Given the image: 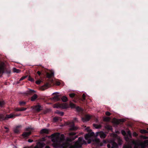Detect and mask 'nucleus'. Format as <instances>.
<instances>
[{"label": "nucleus", "instance_id": "36", "mask_svg": "<svg viewBox=\"0 0 148 148\" xmlns=\"http://www.w3.org/2000/svg\"><path fill=\"white\" fill-rule=\"evenodd\" d=\"M106 128L108 130H111L112 129V127L111 126H110V125H107L106 126Z\"/></svg>", "mask_w": 148, "mask_h": 148}, {"label": "nucleus", "instance_id": "42", "mask_svg": "<svg viewBox=\"0 0 148 148\" xmlns=\"http://www.w3.org/2000/svg\"><path fill=\"white\" fill-rule=\"evenodd\" d=\"M41 82V81L40 80H38L36 82V83L37 84H40Z\"/></svg>", "mask_w": 148, "mask_h": 148}, {"label": "nucleus", "instance_id": "45", "mask_svg": "<svg viewBox=\"0 0 148 148\" xmlns=\"http://www.w3.org/2000/svg\"><path fill=\"white\" fill-rule=\"evenodd\" d=\"M4 128L5 129L7 130H6L5 131V132L6 133H8L9 132L8 128V127H5Z\"/></svg>", "mask_w": 148, "mask_h": 148}, {"label": "nucleus", "instance_id": "30", "mask_svg": "<svg viewBox=\"0 0 148 148\" xmlns=\"http://www.w3.org/2000/svg\"><path fill=\"white\" fill-rule=\"evenodd\" d=\"M71 108H74L75 107V105L72 103L70 102L69 104Z\"/></svg>", "mask_w": 148, "mask_h": 148}, {"label": "nucleus", "instance_id": "38", "mask_svg": "<svg viewBox=\"0 0 148 148\" xmlns=\"http://www.w3.org/2000/svg\"><path fill=\"white\" fill-rule=\"evenodd\" d=\"M104 121H110V119L108 117H105L103 119Z\"/></svg>", "mask_w": 148, "mask_h": 148}, {"label": "nucleus", "instance_id": "52", "mask_svg": "<svg viewBox=\"0 0 148 148\" xmlns=\"http://www.w3.org/2000/svg\"><path fill=\"white\" fill-rule=\"evenodd\" d=\"M45 148H50L49 146H46Z\"/></svg>", "mask_w": 148, "mask_h": 148}, {"label": "nucleus", "instance_id": "2", "mask_svg": "<svg viewBox=\"0 0 148 148\" xmlns=\"http://www.w3.org/2000/svg\"><path fill=\"white\" fill-rule=\"evenodd\" d=\"M21 114H17V115H14V114H6L0 113V120L1 121H3L8 120L9 118H12L15 117L16 116H19Z\"/></svg>", "mask_w": 148, "mask_h": 148}, {"label": "nucleus", "instance_id": "19", "mask_svg": "<svg viewBox=\"0 0 148 148\" xmlns=\"http://www.w3.org/2000/svg\"><path fill=\"white\" fill-rule=\"evenodd\" d=\"M38 145L40 148H43L45 145V144L44 143L39 142L38 143Z\"/></svg>", "mask_w": 148, "mask_h": 148}, {"label": "nucleus", "instance_id": "54", "mask_svg": "<svg viewBox=\"0 0 148 148\" xmlns=\"http://www.w3.org/2000/svg\"><path fill=\"white\" fill-rule=\"evenodd\" d=\"M89 127H87V128L86 129L87 131H89Z\"/></svg>", "mask_w": 148, "mask_h": 148}, {"label": "nucleus", "instance_id": "59", "mask_svg": "<svg viewBox=\"0 0 148 148\" xmlns=\"http://www.w3.org/2000/svg\"><path fill=\"white\" fill-rule=\"evenodd\" d=\"M90 143V142H88V143Z\"/></svg>", "mask_w": 148, "mask_h": 148}, {"label": "nucleus", "instance_id": "53", "mask_svg": "<svg viewBox=\"0 0 148 148\" xmlns=\"http://www.w3.org/2000/svg\"><path fill=\"white\" fill-rule=\"evenodd\" d=\"M34 148H39L37 146H35Z\"/></svg>", "mask_w": 148, "mask_h": 148}, {"label": "nucleus", "instance_id": "58", "mask_svg": "<svg viewBox=\"0 0 148 148\" xmlns=\"http://www.w3.org/2000/svg\"><path fill=\"white\" fill-rule=\"evenodd\" d=\"M43 70H44V69H42V71H43Z\"/></svg>", "mask_w": 148, "mask_h": 148}, {"label": "nucleus", "instance_id": "18", "mask_svg": "<svg viewBox=\"0 0 148 148\" xmlns=\"http://www.w3.org/2000/svg\"><path fill=\"white\" fill-rule=\"evenodd\" d=\"M93 126L96 129L100 128L101 127V125H97L95 123L93 124Z\"/></svg>", "mask_w": 148, "mask_h": 148}, {"label": "nucleus", "instance_id": "35", "mask_svg": "<svg viewBox=\"0 0 148 148\" xmlns=\"http://www.w3.org/2000/svg\"><path fill=\"white\" fill-rule=\"evenodd\" d=\"M26 104V102L25 101H21L19 102V104L20 106L24 105Z\"/></svg>", "mask_w": 148, "mask_h": 148}, {"label": "nucleus", "instance_id": "56", "mask_svg": "<svg viewBox=\"0 0 148 148\" xmlns=\"http://www.w3.org/2000/svg\"><path fill=\"white\" fill-rule=\"evenodd\" d=\"M56 94V93H54L53 94V95H54V94Z\"/></svg>", "mask_w": 148, "mask_h": 148}, {"label": "nucleus", "instance_id": "39", "mask_svg": "<svg viewBox=\"0 0 148 148\" xmlns=\"http://www.w3.org/2000/svg\"><path fill=\"white\" fill-rule=\"evenodd\" d=\"M58 117H54L53 118V120L54 121L56 122L58 120Z\"/></svg>", "mask_w": 148, "mask_h": 148}, {"label": "nucleus", "instance_id": "41", "mask_svg": "<svg viewBox=\"0 0 148 148\" xmlns=\"http://www.w3.org/2000/svg\"><path fill=\"white\" fill-rule=\"evenodd\" d=\"M123 148H132V147L129 145H125L123 146Z\"/></svg>", "mask_w": 148, "mask_h": 148}, {"label": "nucleus", "instance_id": "8", "mask_svg": "<svg viewBox=\"0 0 148 148\" xmlns=\"http://www.w3.org/2000/svg\"><path fill=\"white\" fill-rule=\"evenodd\" d=\"M99 136L101 138H105L106 136L105 134L103 132H97L96 135H95V136L97 137Z\"/></svg>", "mask_w": 148, "mask_h": 148}, {"label": "nucleus", "instance_id": "3", "mask_svg": "<svg viewBox=\"0 0 148 148\" xmlns=\"http://www.w3.org/2000/svg\"><path fill=\"white\" fill-rule=\"evenodd\" d=\"M77 121V119L76 118H74L73 120V121L70 122L69 123V125H70L71 128L69 129L70 131H76L77 130L78 128L75 126L74 122H76Z\"/></svg>", "mask_w": 148, "mask_h": 148}, {"label": "nucleus", "instance_id": "6", "mask_svg": "<svg viewBox=\"0 0 148 148\" xmlns=\"http://www.w3.org/2000/svg\"><path fill=\"white\" fill-rule=\"evenodd\" d=\"M56 107L61 108L62 109H66L69 107L68 105L66 103H64L62 104H58L57 105Z\"/></svg>", "mask_w": 148, "mask_h": 148}, {"label": "nucleus", "instance_id": "9", "mask_svg": "<svg viewBox=\"0 0 148 148\" xmlns=\"http://www.w3.org/2000/svg\"><path fill=\"white\" fill-rule=\"evenodd\" d=\"M50 86L51 85L49 83L47 82L41 87V89L42 90H43L49 88Z\"/></svg>", "mask_w": 148, "mask_h": 148}, {"label": "nucleus", "instance_id": "28", "mask_svg": "<svg viewBox=\"0 0 148 148\" xmlns=\"http://www.w3.org/2000/svg\"><path fill=\"white\" fill-rule=\"evenodd\" d=\"M13 71L14 72L18 73L20 71L16 68H14L13 69Z\"/></svg>", "mask_w": 148, "mask_h": 148}, {"label": "nucleus", "instance_id": "32", "mask_svg": "<svg viewBox=\"0 0 148 148\" xmlns=\"http://www.w3.org/2000/svg\"><path fill=\"white\" fill-rule=\"evenodd\" d=\"M75 95V93H71L69 94V96L71 98H73L74 97Z\"/></svg>", "mask_w": 148, "mask_h": 148}, {"label": "nucleus", "instance_id": "13", "mask_svg": "<svg viewBox=\"0 0 148 148\" xmlns=\"http://www.w3.org/2000/svg\"><path fill=\"white\" fill-rule=\"evenodd\" d=\"M90 119V117L88 115H86L85 117L82 118V119L83 121H89Z\"/></svg>", "mask_w": 148, "mask_h": 148}, {"label": "nucleus", "instance_id": "15", "mask_svg": "<svg viewBox=\"0 0 148 148\" xmlns=\"http://www.w3.org/2000/svg\"><path fill=\"white\" fill-rule=\"evenodd\" d=\"M27 109L26 108H16L15 109V110L16 111H25Z\"/></svg>", "mask_w": 148, "mask_h": 148}, {"label": "nucleus", "instance_id": "12", "mask_svg": "<svg viewBox=\"0 0 148 148\" xmlns=\"http://www.w3.org/2000/svg\"><path fill=\"white\" fill-rule=\"evenodd\" d=\"M44 69L45 70V72L46 73V77L47 78H51L53 76V73H49L47 72H46L47 69Z\"/></svg>", "mask_w": 148, "mask_h": 148}, {"label": "nucleus", "instance_id": "49", "mask_svg": "<svg viewBox=\"0 0 148 148\" xmlns=\"http://www.w3.org/2000/svg\"><path fill=\"white\" fill-rule=\"evenodd\" d=\"M133 136H138V134L135 132H134L133 133Z\"/></svg>", "mask_w": 148, "mask_h": 148}, {"label": "nucleus", "instance_id": "20", "mask_svg": "<svg viewBox=\"0 0 148 148\" xmlns=\"http://www.w3.org/2000/svg\"><path fill=\"white\" fill-rule=\"evenodd\" d=\"M5 103L3 100H0V107H2L5 104Z\"/></svg>", "mask_w": 148, "mask_h": 148}, {"label": "nucleus", "instance_id": "25", "mask_svg": "<svg viewBox=\"0 0 148 148\" xmlns=\"http://www.w3.org/2000/svg\"><path fill=\"white\" fill-rule=\"evenodd\" d=\"M27 77V76H23L22 77H21L19 80L17 82V84H19L20 83V81H22L24 79H25L26 77Z\"/></svg>", "mask_w": 148, "mask_h": 148}, {"label": "nucleus", "instance_id": "16", "mask_svg": "<svg viewBox=\"0 0 148 148\" xmlns=\"http://www.w3.org/2000/svg\"><path fill=\"white\" fill-rule=\"evenodd\" d=\"M21 127V126H18L16 127V128H15L14 130V132L16 133H18L19 132L18 128L20 127Z\"/></svg>", "mask_w": 148, "mask_h": 148}, {"label": "nucleus", "instance_id": "1", "mask_svg": "<svg viewBox=\"0 0 148 148\" xmlns=\"http://www.w3.org/2000/svg\"><path fill=\"white\" fill-rule=\"evenodd\" d=\"M51 136V140L53 142L52 145L55 148L60 147L62 148H81L82 145L85 142L83 137H80L74 145L69 147V144L67 143H63L64 138L57 136L55 134H52Z\"/></svg>", "mask_w": 148, "mask_h": 148}, {"label": "nucleus", "instance_id": "14", "mask_svg": "<svg viewBox=\"0 0 148 148\" xmlns=\"http://www.w3.org/2000/svg\"><path fill=\"white\" fill-rule=\"evenodd\" d=\"M49 133V131L48 129H43L41 130V134H48Z\"/></svg>", "mask_w": 148, "mask_h": 148}, {"label": "nucleus", "instance_id": "43", "mask_svg": "<svg viewBox=\"0 0 148 148\" xmlns=\"http://www.w3.org/2000/svg\"><path fill=\"white\" fill-rule=\"evenodd\" d=\"M106 114L108 116H110L111 115V113L107 111L106 112Z\"/></svg>", "mask_w": 148, "mask_h": 148}, {"label": "nucleus", "instance_id": "37", "mask_svg": "<svg viewBox=\"0 0 148 148\" xmlns=\"http://www.w3.org/2000/svg\"><path fill=\"white\" fill-rule=\"evenodd\" d=\"M121 133L123 136H125L126 135V132L125 131L123 130H121Z\"/></svg>", "mask_w": 148, "mask_h": 148}, {"label": "nucleus", "instance_id": "34", "mask_svg": "<svg viewBox=\"0 0 148 148\" xmlns=\"http://www.w3.org/2000/svg\"><path fill=\"white\" fill-rule=\"evenodd\" d=\"M37 73L38 75L40 77H41V76L42 75V72L40 71H38L37 72Z\"/></svg>", "mask_w": 148, "mask_h": 148}, {"label": "nucleus", "instance_id": "40", "mask_svg": "<svg viewBox=\"0 0 148 148\" xmlns=\"http://www.w3.org/2000/svg\"><path fill=\"white\" fill-rule=\"evenodd\" d=\"M77 138V136H75L74 137H71V141H73L76 138Z\"/></svg>", "mask_w": 148, "mask_h": 148}, {"label": "nucleus", "instance_id": "7", "mask_svg": "<svg viewBox=\"0 0 148 148\" xmlns=\"http://www.w3.org/2000/svg\"><path fill=\"white\" fill-rule=\"evenodd\" d=\"M91 130H90V131L89 132V133L86 134L85 136V138L86 140H88V139L90 138L91 136H95V134L93 132H90V131Z\"/></svg>", "mask_w": 148, "mask_h": 148}, {"label": "nucleus", "instance_id": "31", "mask_svg": "<svg viewBox=\"0 0 148 148\" xmlns=\"http://www.w3.org/2000/svg\"><path fill=\"white\" fill-rule=\"evenodd\" d=\"M28 80L31 82H34V79L30 76L29 77Z\"/></svg>", "mask_w": 148, "mask_h": 148}, {"label": "nucleus", "instance_id": "5", "mask_svg": "<svg viewBox=\"0 0 148 148\" xmlns=\"http://www.w3.org/2000/svg\"><path fill=\"white\" fill-rule=\"evenodd\" d=\"M32 130V128L29 127L26 128L25 130L29 132H24L22 134V136L24 138H27L31 134V132L30 131Z\"/></svg>", "mask_w": 148, "mask_h": 148}, {"label": "nucleus", "instance_id": "46", "mask_svg": "<svg viewBox=\"0 0 148 148\" xmlns=\"http://www.w3.org/2000/svg\"><path fill=\"white\" fill-rule=\"evenodd\" d=\"M141 132L144 133H147V131L145 130H141Z\"/></svg>", "mask_w": 148, "mask_h": 148}, {"label": "nucleus", "instance_id": "27", "mask_svg": "<svg viewBox=\"0 0 148 148\" xmlns=\"http://www.w3.org/2000/svg\"><path fill=\"white\" fill-rule=\"evenodd\" d=\"M86 99V95L84 94H83L82 95V100L83 102L85 101Z\"/></svg>", "mask_w": 148, "mask_h": 148}, {"label": "nucleus", "instance_id": "21", "mask_svg": "<svg viewBox=\"0 0 148 148\" xmlns=\"http://www.w3.org/2000/svg\"><path fill=\"white\" fill-rule=\"evenodd\" d=\"M62 101L64 102H66L68 100V99L65 96H63L61 98Z\"/></svg>", "mask_w": 148, "mask_h": 148}, {"label": "nucleus", "instance_id": "48", "mask_svg": "<svg viewBox=\"0 0 148 148\" xmlns=\"http://www.w3.org/2000/svg\"><path fill=\"white\" fill-rule=\"evenodd\" d=\"M76 110L78 111H80L81 110V108L79 107L78 106L76 108Z\"/></svg>", "mask_w": 148, "mask_h": 148}, {"label": "nucleus", "instance_id": "51", "mask_svg": "<svg viewBox=\"0 0 148 148\" xmlns=\"http://www.w3.org/2000/svg\"><path fill=\"white\" fill-rule=\"evenodd\" d=\"M28 142L29 143H31L33 141V140L31 139H28Z\"/></svg>", "mask_w": 148, "mask_h": 148}, {"label": "nucleus", "instance_id": "55", "mask_svg": "<svg viewBox=\"0 0 148 148\" xmlns=\"http://www.w3.org/2000/svg\"><path fill=\"white\" fill-rule=\"evenodd\" d=\"M98 120L97 119H96V122H98Z\"/></svg>", "mask_w": 148, "mask_h": 148}, {"label": "nucleus", "instance_id": "11", "mask_svg": "<svg viewBox=\"0 0 148 148\" xmlns=\"http://www.w3.org/2000/svg\"><path fill=\"white\" fill-rule=\"evenodd\" d=\"M51 100L55 101H58L60 100L59 96L57 95H56L53 97L51 98Z\"/></svg>", "mask_w": 148, "mask_h": 148}, {"label": "nucleus", "instance_id": "22", "mask_svg": "<svg viewBox=\"0 0 148 148\" xmlns=\"http://www.w3.org/2000/svg\"><path fill=\"white\" fill-rule=\"evenodd\" d=\"M56 113L62 116H63L64 114V112H60L59 110H57Z\"/></svg>", "mask_w": 148, "mask_h": 148}, {"label": "nucleus", "instance_id": "47", "mask_svg": "<svg viewBox=\"0 0 148 148\" xmlns=\"http://www.w3.org/2000/svg\"><path fill=\"white\" fill-rule=\"evenodd\" d=\"M95 141L97 143H99L100 142V140L99 139L96 138L95 139Z\"/></svg>", "mask_w": 148, "mask_h": 148}, {"label": "nucleus", "instance_id": "10", "mask_svg": "<svg viewBox=\"0 0 148 148\" xmlns=\"http://www.w3.org/2000/svg\"><path fill=\"white\" fill-rule=\"evenodd\" d=\"M34 109L38 112H40L42 110L41 106L39 105L35 106H34Z\"/></svg>", "mask_w": 148, "mask_h": 148}, {"label": "nucleus", "instance_id": "50", "mask_svg": "<svg viewBox=\"0 0 148 148\" xmlns=\"http://www.w3.org/2000/svg\"><path fill=\"white\" fill-rule=\"evenodd\" d=\"M46 140L45 137H43L41 138V140L43 141H45Z\"/></svg>", "mask_w": 148, "mask_h": 148}, {"label": "nucleus", "instance_id": "29", "mask_svg": "<svg viewBox=\"0 0 148 148\" xmlns=\"http://www.w3.org/2000/svg\"><path fill=\"white\" fill-rule=\"evenodd\" d=\"M122 140L120 139L119 138L118 140V144L119 145H121L122 144Z\"/></svg>", "mask_w": 148, "mask_h": 148}, {"label": "nucleus", "instance_id": "24", "mask_svg": "<svg viewBox=\"0 0 148 148\" xmlns=\"http://www.w3.org/2000/svg\"><path fill=\"white\" fill-rule=\"evenodd\" d=\"M35 92V91L32 90H30L27 91V94L29 95L34 93Z\"/></svg>", "mask_w": 148, "mask_h": 148}, {"label": "nucleus", "instance_id": "44", "mask_svg": "<svg viewBox=\"0 0 148 148\" xmlns=\"http://www.w3.org/2000/svg\"><path fill=\"white\" fill-rule=\"evenodd\" d=\"M127 134L130 137H132V134L130 131H128Z\"/></svg>", "mask_w": 148, "mask_h": 148}, {"label": "nucleus", "instance_id": "17", "mask_svg": "<svg viewBox=\"0 0 148 148\" xmlns=\"http://www.w3.org/2000/svg\"><path fill=\"white\" fill-rule=\"evenodd\" d=\"M37 95L35 94L31 97V100L32 101H34L37 99Z\"/></svg>", "mask_w": 148, "mask_h": 148}, {"label": "nucleus", "instance_id": "4", "mask_svg": "<svg viewBox=\"0 0 148 148\" xmlns=\"http://www.w3.org/2000/svg\"><path fill=\"white\" fill-rule=\"evenodd\" d=\"M108 148H117L118 147V145L114 141L111 140L109 143L107 145Z\"/></svg>", "mask_w": 148, "mask_h": 148}, {"label": "nucleus", "instance_id": "57", "mask_svg": "<svg viewBox=\"0 0 148 148\" xmlns=\"http://www.w3.org/2000/svg\"><path fill=\"white\" fill-rule=\"evenodd\" d=\"M106 141L105 140H104V143H106Z\"/></svg>", "mask_w": 148, "mask_h": 148}, {"label": "nucleus", "instance_id": "33", "mask_svg": "<svg viewBox=\"0 0 148 148\" xmlns=\"http://www.w3.org/2000/svg\"><path fill=\"white\" fill-rule=\"evenodd\" d=\"M76 134V133L73 132H72L69 133V135L70 136H73L75 135Z\"/></svg>", "mask_w": 148, "mask_h": 148}, {"label": "nucleus", "instance_id": "23", "mask_svg": "<svg viewBox=\"0 0 148 148\" xmlns=\"http://www.w3.org/2000/svg\"><path fill=\"white\" fill-rule=\"evenodd\" d=\"M148 145V140H146L144 141L143 143V145L145 146L146 145Z\"/></svg>", "mask_w": 148, "mask_h": 148}, {"label": "nucleus", "instance_id": "26", "mask_svg": "<svg viewBox=\"0 0 148 148\" xmlns=\"http://www.w3.org/2000/svg\"><path fill=\"white\" fill-rule=\"evenodd\" d=\"M4 69L3 66L0 67V74L3 73L4 72Z\"/></svg>", "mask_w": 148, "mask_h": 148}]
</instances>
